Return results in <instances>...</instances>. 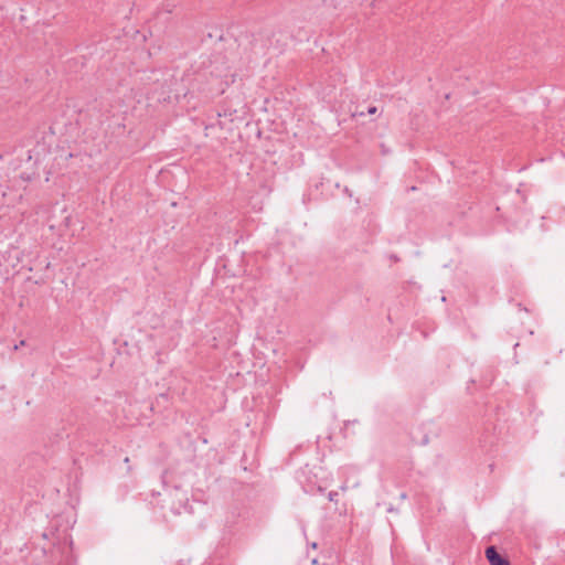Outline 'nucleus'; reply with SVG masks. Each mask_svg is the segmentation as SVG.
<instances>
[{"label": "nucleus", "instance_id": "nucleus-3", "mask_svg": "<svg viewBox=\"0 0 565 565\" xmlns=\"http://www.w3.org/2000/svg\"><path fill=\"white\" fill-rule=\"evenodd\" d=\"M338 497H339V493L337 491H330L328 494L329 501L334 502V503L338 502Z\"/></svg>", "mask_w": 565, "mask_h": 565}, {"label": "nucleus", "instance_id": "nucleus-4", "mask_svg": "<svg viewBox=\"0 0 565 565\" xmlns=\"http://www.w3.org/2000/svg\"><path fill=\"white\" fill-rule=\"evenodd\" d=\"M376 111H377V108L375 106H370L367 108V114L369 115H374V114H376Z\"/></svg>", "mask_w": 565, "mask_h": 565}, {"label": "nucleus", "instance_id": "nucleus-2", "mask_svg": "<svg viewBox=\"0 0 565 565\" xmlns=\"http://www.w3.org/2000/svg\"><path fill=\"white\" fill-rule=\"evenodd\" d=\"M175 494L178 497V504H175L174 502L172 503L171 505V509L175 512V513H180V509L184 507V503L188 501V495H186V492H182L180 491V489L177 487L175 488Z\"/></svg>", "mask_w": 565, "mask_h": 565}, {"label": "nucleus", "instance_id": "nucleus-1", "mask_svg": "<svg viewBox=\"0 0 565 565\" xmlns=\"http://www.w3.org/2000/svg\"><path fill=\"white\" fill-rule=\"evenodd\" d=\"M486 557L490 565H511L510 561L499 553L495 546L490 545L486 548Z\"/></svg>", "mask_w": 565, "mask_h": 565}, {"label": "nucleus", "instance_id": "nucleus-5", "mask_svg": "<svg viewBox=\"0 0 565 565\" xmlns=\"http://www.w3.org/2000/svg\"><path fill=\"white\" fill-rule=\"evenodd\" d=\"M24 344H25V341L21 340L19 344L14 345V350H18L19 348H22V345H24Z\"/></svg>", "mask_w": 565, "mask_h": 565}]
</instances>
